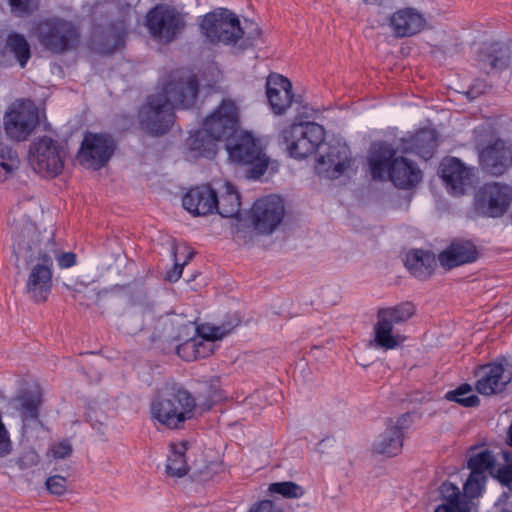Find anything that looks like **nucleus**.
I'll list each match as a JSON object with an SVG mask.
<instances>
[{"mask_svg":"<svg viewBox=\"0 0 512 512\" xmlns=\"http://www.w3.org/2000/svg\"><path fill=\"white\" fill-rule=\"evenodd\" d=\"M486 482V476L476 477L474 474L469 475L466 480L463 490L464 497L474 499L480 496Z\"/></svg>","mask_w":512,"mask_h":512,"instance_id":"c03bdc74","label":"nucleus"},{"mask_svg":"<svg viewBox=\"0 0 512 512\" xmlns=\"http://www.w3.org/2000/svg\"><path fill=\"white\" fill-rule=\"evenodd\" d=\"M503 512H512V510H504Z\"/></svg>","mask_w":512,"mask_h":512,"instance_id":"0e129e2a","label":"nucleus"},{"mask_svg":"<svg viewBox=\"0 0 512 512\" xmlns=\"http://www.w3.org/2000/svg\"><path fill=\"white\" fill-rule=\"evenodd\" d=\"M478 253L475 245L470 241L452 242L439 254V262L445 269L472 263L477 259Z\"/></svg>","mask_w":512,"mask_h":512,"instance_id":"bb28decb","label":"nucleus"},{"mask_svg":"<svg viewBox=\"0 0 512 512\" xmlns=\"http://www.w3.org/2000/svg\"><path fill=\"white\" fill-rule=\"evenodd\" d=\"M10 405L20 412L24 423L38 420L41 395L38 391L24 390L10 400Z\"/></svg>","mask_w":512,"mask_h":512,"instance_id":"2f4dec72","label":"nucleus"},{"mask_svg":"<svg viewBox=\"0 0 512 512\" xmlns=\"http://www.w3.org/2000/svg\"><path fill=\"white\" fill-rule=\"evenodd\" d=\"M196 401L181 384L166 383L150 403L152 419L169 429H181L194 417Z\"/></svg>","mask_w":512,"mask_h":512,"instance_id":"7ed1b4c3","label":"nucleus"},{"mask_svg":"<svg viewBox=\"0 0 512 512\" xmlns=\"http://www.w3.org/2000/svg\"><path fill=\"white\" fill-rule=\"evenodd\" d=\"M192 256L193 253L189 252L186 260L183 263H179L177 259L175 260L173 270L167 273V279L170 282H176L181 277L184 265L192 258Z\"/></svg>","mask_w":512,"mask_h":512,"instance_id":"864d4df0","label":"nucleus"},{"mask_svg":"<svg viewBox=\"0 0 512 512\" xmlns=\"http://www.w3.org/2000/svg\"><path fill=\"white\" fill-rule=\"evenodd\" d=\"M21 159L16 149L0 142V183L14 178L20 169Z\"/></svg>","mask_w":512,"mask_h":512,"instance_id":"c9c22d12","label":"nucleus"},{"mask_svg":"<svg viewBox=\"0 0 512 512\" xmlns=\"http://www.w3.org/2000/svg\"><path fill=\"white\" fill-rule=\"evenodd\" d=\"M473 503L471 502V499L466 500L460 499L459 502L452 508L449 509L445 506H438L435 509V512H474L472 508Z\"/></svg>","mask_w":512,"mask_h":512,"instance_id":"3c124183","label":"nucleus"},{"mask_svg":"<svg viewBox=\"0 0 512 512\" xmlns=\"http://www.w3.org/2000/svg\"><path fill=\"white\" fill-rule=\"evenodd\" d=\"M201 35L210 44L234 45L241 40V22L233 11L216 8L201 17Z\"/></svg>","mask_w":512,"mask_h":512,"instance_id":"0eeeda50","label":"nucleus"},{"mask_svg":"<svg viewBox=\"0 0 512 512\" xmlns=\"http://www.w3.org/2000/svg\"><path fill=\"white\" fill-rule=\"evenodd\" d=\"M406 336L395 331L393 322H376L373 337L369 340L370 348L382 351L397 349L402 346Z\"/></svg>","mask_w":512,"mask_h":512,"instance_id":"c85d7f7f","label":"nucleus"},{"mask_svg":"<svg viewBox=\"0 0 512 512\" xmlns=\"http://www.w3.org/2000/svg\"><path fill=\"white\" fill-rule=\"evenodd\" d=\"M512 51L508 44L493 43L481 48L477 53V60L480 68L490 73L501 71L509 67Z\"/></svg>","mask_w":512,"mask_h":512,"instance_id":"393cba45","label":"nucleus"},{"mask_svg":"<svg viewBox=\"0 0 512 512\" xmlns=\"http://www.w3.org/2000/svg\"><path fill=\"white\" fill-rule=\"evenodd\" d=\"M12 12L21 16L33 10V0H10Z\"/></svg>","mask_w":512,"mask_h":512,"instance_id":"8fccbe9b","label":"nucleus"},{"mask_svg":"<svg viewBox=\"0 0 512 512\" xmlns=\"http://www.w3.org/2000/svg\"><path fill=\"white\" fill-rule=\"evenodd\" d=\"M404 265L413 276L423 280L433 274L437 263L433 253L415 249L406 254Z\"/></svg>","mask_w":512,"mask_h":512,"instance_id":"7c9ffc66","label":"nucleus"},{"mask_svg":"<svg viewBox=\"0 0 512 512\" xmlns=\"http://www.w3.org/2000/svg\"><path fill=\"white\" fill-rule=\"evenodd\" d=\"M511 506H512V502H511Z\"/></svg>","mask_w":512,"mask_h":512,"instance_id":"69168bd1","label":"nucleus"},{"mask_svg":"<svg viewBox=\"0 0 512 512\" xmlns=\"http://www.w3.org/2000/svg\"><path fill=\"white\" fill-rule=\"evenodd\" d=\"M225 148L232 162L251 166L248 171L251 178L258 179L265 173L269 159L251 134L240 131L234 138L228 140Z\"/></svg>","mask_w":512,"mask_h":512,"instance_id":"9d476101","label":"nucleus"},{"mask_svg":"<svg viewBox=\"0 0 512 512\" xmlns=\"http://www.w3.org/2000/svg\"><path fill=\"white\" fill-rule=\"evenodd\" d=\"M396 187L411 189L422 179V171L417 164L406 157L399 156L394 159L387 177Z\"/></svg>","mask_w":512,"mask_h":512,"instance_id":"a878e982","label":"nucleus"},{"mask_svg":"<svg viewBox=\"0 0 512 512\" xmlns=\"http://www.w3.org/2000/svg\"><path fill=\"white\" fill-rule=\"evenodd\" d=\"M269 491L286 498H300L304 494L303 488L291 481L272 483L269 486Z\"/></svg>","mask_w":512,"mask_h":512,"instance_id":"37998d69","label":"nucleus"},{"mask_svg":"<svg viewBox=\"0 0 512 512\" xmlns=\"http://www.w3.org/2000/svg\"><path fill=\"white\" fill-rule=\"evenodd\" d=\"M45 486L51 494L62 496L67 491V479L61 475H53L47 478Z\"/></svg>","mask_w":512,"mask_h":512,"instance_id":"49530a36","label":"nucleus"},{"mask_svg":"<svg viewBox=\"0 0 512 512\" xmlns=\"http://www.w3.org/2000/svg\"><path fill=\"white\" fill-rule=\"evenodd\" d=\"M324 128L314 122L293 123L282 130L279 139L289 152V155L296 159H302L315 150L324 141Z\"/></svg>","mask_w":512,"mask_h":512,"instance_id":"6e6552de","label":"nucleus"},{"mask_svg":"<svg viewBox=\"0 0 512 512\" xmlns=\"http://www.w3.org/2000/svg\"><path fill=\"white\" fill-rule=\"evenodd\" d=\"M266 96L273 113L283 115L293 103L291 82L280 74H270L266 81Z\"/></svg>","mask_w":512,"mask_h":512,"instance_id":"aec40b11","label":"nucleus"},{"mask_svg":"<svg viewBox=\"0 0 512 512\" xmlns=\"http://www.w3.org/2000/svg\"><path fill=\"white\" fill-rule=\"evenodd\" d=\"M218 140L204 128L195 131L187 139V146L193 157L213 158L217 152Z\"/></svg>","mask_w":512,"mask_h":512,"instance_id":"473e14b6","label":"nucleus"},{"mask_svg":"<svg viewBox=\"0 0 512 512\" xmlns=\"http://www.w3.org/2000/svg\"><path fill=\"white\" fill-rule=\"evenodd\" d=\"M475 375L478 377L475 388L484 396L501 393L512 380V373L497 362L479 367Z\"/></svg>","mask_w":512,"mask_h":512,"instance_id":"a211bd4d","label":"nucleus"},{"mask_svg":"<svg viewBox=\"0 0 512 512\" xmlns=\"http://www.w3.org/2000/svg\"><path fill=\"white\" fill-rule=\"evenodd\" d=\"M183 207L194 216L212 214L217 207V194L208 185L190 189L182 199Z\"/></svg>","mask_w":512,"mask_h":512,"instance_id":"b1692460","label":"nucleus"},{"mask_svg":"<svg viewBox=\"0 0 512 512\" xmlns=\"http://www.w3.org/2000/svg\"><path fill=\"white\" fill-rule=\"evenodd\" d=\"M38 120V112L31 101H17L4 116V128L11 139L25 141L37 126Z\"/></svg>","mask_w":512,"mask_h":512,"instance_id":"ddd939ff","label":"nucleus"},{"mask_svg":"<svg viewBox=\"0 0 512 512\" xmlns=\"http://www.w3.org/2000/svg\"><path fill=\"white\" fill-rule=\"evenodd\" d=\"M102 426H103V423H100V424H99V427L97 428V429H98V431H99L100 433H103V431H101V427H102Z\"/></svg>","mask_w":512,"mask_h":512,"instance_id":"e2e57ef3","label":"nucleus"},{"mask_svg":"<svg viewBox=\"0 0 512 512\" xmlns=\"http://www.w3.org/2000/svg\"><path fill=\"white\" fill-rule=\"evenodd\" d=\"M114 150L115 142L110 135L87 132L78 153V160L82 165L99 170L108 163Z\"/></svg>","mask_w":512,"mask_h":512,"instance_id":"4468645a","label":"nucleus"},{"mask_svg":"<svg viewBox=\"0 0 512 512\" xmlns=\"http://www.w3.org/2000/svg\"><path fill=\"white\" fill-rule=\"evenodd\" d=\"M472 391V386L464 383L456 389L448 391L444 398L448 401L456 402L463 407H476L479 405L480 399Z\"/></svg>","mask_w":512,"mask_h":512,"instance_id":"58836bf2","label":"nucleus"},{"mask_svg":"<svg viewBox=\"0 0 512 512\" xmlns=\"http://www.w3.org/2000/svg\"><path fill=\"white\" fill-rule=\"evenodd\" d=\"M39 463V455L34 451L26 452L21 456L18 465L21 469H27L36 466Z\"/></svg>","mask_w":512,"mask_h":512,"instance_id":"603ef678","label":"nucleus"},{"mask_svg":"<svg viewBox=\"0 0 512 512\" xmlns=\"http://www.w3.org/2000/svg\"><path fill=\"white\" fill-rule=\"evenodd\" d=\"M396 153L397 150L393 145L385 141H376L371 144L367 161L374 180L386 179L394 159L397 158Z\"/></svg>","mask_w":512,"mask_h":512,"instance_id":"4be33fe9","label":"nucleus"},{"mask_svg":"<svg viewBox=\"0 0 512 512\" xmlns=\"http://www.w3.org/2000/svg\"><path fill=\"white\" fill-rule=\"evenodd\" d=\"M35 33L44 49L53 54H63L76 49L80 40L79 26L61 17L40 20Z\"/></svg>","mask_w":512,"mask_h":512,"instance_id":"39448f33","label":"nucleus"},{"mask_svg":"<svg viewBox=\"0 0 512 512\" xmlns=\"http://www.w3.org/2000/svg\"><path fill=\"white\" fill-rule=\"evenodd\" d=\"M31 58L27 39L17 32H10L3 46L0 45V66L11 67L18 63L24 68Z\"/></svg>","mask_w":512,"mask_h":512,"instance_id":"412c9836","label":"nucleus"},{"mask_svg":"<svg viewBox=\"0 0 512 512\" xmlns=\"http://www.w3.org/2000/svg\"><path fill=\"white\" fill-rule=\"evenodd\" d=\"M196 335L177 345V355L185 361L206 358L214 352L215 342L233 331L232 322L215 325L212 322H191Z\"/></svg>","mask_w":512,"mask_h":512,"instance_id":"423d86ee","label":"nucleus"},{"mask_svg":"<svg viewBox=\"0 0 512 512\" xmlns=\"http://www.w3.org/2000/svg\"><path fill=\"white\" fill-rule=\"evenodd\" d=\"M203 128L218 141L234 138L239 131V114L235 102L224 99L221 104L204 120Z\"/></svg>","mask_w":512,"mask_h":512,"instance_id":"f8f14e48","label":"nucleus"},{"mask_svg":"<svg viewBox=\"0 0 512 512\" xmlns=\"http://www.w3.org/2000/svg\"><path fill=\"white\" fill-rule=\"evenodd\" d=\"M424 17L413 8L395 12L390 24L397 37H409L421 32L425 26Z\"/></svg>","mask_w":512,"mask_h":512,"instance_id":"cd10ccee","label":"nucleus"},{"mask_svg":"<svg viewBox=\"0 0 512 512\" xmlns=\"http://www.w3.org/2000/svg\"><path fill=\"white\" fill-rule=\"evenodd\" d=\"M63 285L68 291L72 293L74 297H76L77 294L83 293L87 288V285L83 282L76 283L75 285H69L64 283Z\"/></svg>","mask_w":512,"mask_h":512,"instance_id":"4d7b16f0","label":"nucleus"},{"mask_svg":"<svg viewBox=\"0 0 512 512\" xmlns=\"http://www.w3.org/2000/svg\"><path fill=\"white\" fill-rule=\"evenodd\" d=\"M52 456L56 459H65L72 453V446L67 440H63L51 448Z\"/></svg>","mask_w":512,"mask_h":512,"instance_id":"09e8293b","label":"nucleus"},{"mask_svg":"<svg viewBox=\"0 0 512 512\" xmlns=\"http://www.w3.org/2000/svg\"><path fill=\"white\" fill-rule=\"evenodd\" d=\"M241 30H242L241 39L243 40V42H242L243 48H248V47L254 46L256 44L257 40L260 39L261 34H262V31H261L260 27L258 26V24L255 23L254 21H251L248 19H245L244 23L241 24Z\"/></svg>","mask_w":512,"mask_h":512,"instance_id":"79ce46f5","label":"nucleus"},{"mask_svg":"<svg viewBox=\"0 0 512 512\" xmlns=\"http://www.w3.org/2000/svg\"><path fill=\"white\" fill-rule=\"evenodd\" d=\"M118 330L125 334L135 335L143 330V325L141 322H125V325L120 326Z\"/></svg>","mask_w":512,"mask_h":512,"instance_id":"6e6d98bb","label":"nucleus"},{"mask_svg":"<svg viewBox=\"0 0 512 512\" xmlns=\"http://www.w3.org/2000/svg\"><path fill=\"white\" fill-rule=\"evenodd\" d=\"M479 161L487 173L502 175L512 165V147L498 139L480 151Z\"/></svg>","mask_w":512,"mask_h":512,"instance_id":"6ab92c4d","label":"nucleus"},{"mask_svg":"<svg viewBox=\"0 0 512 512\" xmlns=\"http://www.w3.org/2000/svg\"><path fill=\"white\" fill-rule=\"evenodd\" d=\"M13 252L18 260H23L30 268L25 285V293L34 302L40 303L48 299L52 290L51 252H41L35 246L40 232L34 223L27 219L14 220L11 224Z\"/></svg>","mask_w":512,"mask_h":512,"instance_id":"f03ea898","label":"nucleus"},{"mask_svg":"<svg viewBox=\"0 0 512 512\" xmlns=\"http://www.w3.org/2000/svg\"><path fill=\"white\" fill-rule=\"evenodd\" d=\"M503 459L508 465H512V452L510 451H502Z\"/></svg>","mask_w":512,"mask_h":512,"instance_id":"13d9d810","label":"nucleus"},{"mask_svg":"<svg viewBox=\"0 0 512 512\" xmlns=\"http://www.w3.org/2000/svg\"><path fill=\"white\" fill-rule=\"evenodd\" d=\"M507 497H508L507 493H503V494L501 495V497L499 498V500H498V502H497V503L504 501Z\"/></svg>","mask_w":512,"mask_h":512,"instance_id":"680f3d73","label":"nucleus"},{"mask_svg":"<svg viewBox=\"0 0 512 512\" xmlns=\"http://www.w3.org/2000/svg\"><path fill=\"white\" fill-rule=\"evenodd\" d=\"M198 94V81L190 73L173 71L161 91L150 95L139 110L141 128L150 135L166 133L174 122V108L193 106Z\"/></svg>","mask_w":512,"mask_h":512,"instance_id":"f257e3e1","label":"nucleus"},{"mask_svg":"<svg viewBox=\"0 0 512 512\" xmlns=\"http://www.w3.org/2000/svg\"><path fill=\"white\" fill-rule=\"evenodd\" d=\"M402 140L408 144L403 148V152L415 153L428 160L432 157L437 146V132L434 129L424 128Z\"/></svg>","mask_w":512,"mask_h":512,"instance_id":"c756f323","label":"nucleus"},{"mask_svg":"<svg viewBox=\"0 0 512 512\" xmlns=\"http://www.w3.org/2000/svg\"><path fill=\"white\" fill-rule=\"evenodd\" d=\"M440 172L443 181L454 194H463L472 185L473 172L457 158L445 159L441 162Z\"/></svg>","mask_w":512,"mask_h":512,"instance_id":"5701e85b","label":"nucleus"},{"mask_svg":"<svg viewBox=\"0 0 512 512\" xmlns=\"http://www.w3.org/2000/svg\"><path fill=\"white\" fill-rule=\"evenodd\" d=\"M34 245L38 246L41 252H45L48 249L53 251L51 252V267H53L54 259L57 261V264L61 269H67L76 265V254L73 252H60L55 241L53 240L52 234H40V236L37 237V240H35Z\"/></svg>","mask_w":512,"mask_h":512,"instance_id":"f704fd0d","label":"nucleus"},{"mask_svg":"<svg viewBox=\"0 0 512 512\" xmlns=\"http://www.w3.org/2000/svg\"><path fill=\"white\" fill-rule=\"evenodd\" d=\"M403 439L404 436L400 430L392 429L386 425L384 432H382L375 440L373 448L375 452L379 454L393 457L401 452Z\"/></svg>","mask_w":512,"mask_h":512,"instance_id":"72a5a7b5","label":"nucleus"},{"mask_svg":"<svg viewBox=\"0 0 512 512\" xmlns=\"http://www.w3.org/2000/svg\"><path fill=\"white\" fill-rule=\"evenodd\" d=\"M512 189L506 184L487 183L477 193V208L489 217H500L509 208Z\"/></svg>","mask_w":512,"mask_h":512,"instance_id":"dca6fc26","label":"nucleus"},{"mask_svg":"<svg viewBox=\"0 0 512 512\" xmlns=\"http://www.w3.org/2000/svg\"><path fill=\"white\" fill-rule=\"evenodd\" d=\"M29 161L33 170L43 177H55L64 168L62 148L48 136L38 137L31 143Z\"/></svg>","mask_w":512,"mask_h":512,"instance_id":"9b49d317","label":"nucleus"},{"mask_svg":"<svg viewBox=\"0 0 512 512\" xmlns=\"http://www.w3.org/2000/svg\"><path fill=\"white\" fill-rule=\"evenodd\" d=\"M145 25L153 39L170 43L183 33L186 14L174 6L157 4L146 14Z\"/></svg>","mask_w":512,"mask_h":512,"instance_id":"1a4fd4ad","label":"nucleus"},{"mask_svg":"<svg viewBox=\"0 0 512 512\" xmlns=\"http://www.w3.org/2000/svg\"><path fill=\"white\" fill-rule=\"evenodd\" d=\"M507 437H508V444L512 447V421H511V424L508 429Z\"/></svg>","mask_w":512,"mask_h":512,"instance_id":"bf43d9fd","label":"nucleus"},{"mask_svg":"<svg viewBox=\"0 0 512 512\" xmlns=\"http://www.w3.org/2000/svg\"><path fill=\"white\" fill-rule=\"evenodd\" d=\"M317 163L319 174H323L330 179H336L350 167V149L340 141L330 142L326 151L319 155Z\"/></svg>","mask_w":512,"mask_h":512,"instance_id":"f3484780","label":"nucleus"},{"mask_svg":"<svg viewBox=\"0 0 512 512\" xmlns=\"http://www.w3.org/2000/svg\"><path fill=\"white\" fill-rule=\"evenodd\" d=\"M188 449L187 442L173 444L171 453L167 459L166 472L171 477H183L188 471V465L185 459V452Z\"/></svg>","mask_w":512,"mask_h":512,"instance_id":"e433bc0d","label":"nucleus"},{"mask_svg":"<svg viewBox=\"0 0 512 512\" xmlns=\"http://www.w3.org/2000/svg\"><path fill=\"white\" fill-rule=\"evenodd\" d=\"M283 216V202L280 197L275 195L257 200L251 209L254 229L261 234L272 233L281 223Z\"/></svg>","mask_w":512,"mask_h":512,"instance_id":"2eb2a0df","label":"nucleus"},{"mask_svg":"<svg viewBox=\"0 0 512 512\" xmlns=\"http://www.w3.org/2000/svg\"><path fill=\"white\" fill-rule=\"evenodd\" d=\"M385 425H388V427L392 429H397L402 432V435L404 436V431L408 429L410 425V414L404 413L397 417L396 419L389 418L386 420Z\"/></svg>","mask_w":512,"mask_h":512,"instance_id":"de8ad7c7","label":"nucleus"},{"mask_svg":"<svg viewBox=\"0 0 512 512\" xmlns=\"http://www.w3.org/2000/svg\"><path fill=\"white\" fill-rule=\"evenodd\" d=\"M415 315V306L404 302L394 307L381 308L377 312V320H407Z\"/></svg>","mask_w":512,"mask_h":512,"instance_id":"ea45409f","label":"nucleus"},{"mask_svg":"<svg viewBox=\"0 0 512 512\" xmlns=\"http://www.w3.org/2000/svg\"><path fill=\"white\" fill-rule=\"evenodd\" d=\"M439 491L442 498L446 501V503H443L440 506H445L449 509H452L461 499L459 488L453 483H442Z\"/></svg>","mask_w":512,"mask_h":512,"instance_id":"a18cd8bd","label":"nucleus"},{"mask_svg":"<svg viewBox=\"0 0 512 512\" xmlns=\"http://www.w3.org/2000/svg\"><path fill=\"white\" fill-rule=\"evenodd\" d=\"M366 4L376 5L381 4L382 0H362Z\"/></svg>","mask_w":512,"mask_h":512,"instance_id":"052dcab7","label":"nucleus"},{"mask_svg":"<svg viewBox=\"0 0 512 512\" xmlns=\"http://www.w3.org/2000/svg\"><path fill=\"white\" fill-rule=\"evenodd\" d=\"M249 512H282V510L276 508L272 501L264 500L253 506Z\"/></svg>","mask_w":512,"mask_h":512,"instance_id":"5fc2aeb1","label":"nucleus"},{"mask_svg":"<svg viewBox=\"0 0 512 512\" xmlns=\"http://www.w3.org/2000/svg\"><path fill=\"white\" fill-rule=\"evenodd\" d=\"M495 463V458L491 451L483 450L477 454L470 456L468 460V468L471 474L476 477L486 476L485 471L492 469Z\"/></svg>","mask_w":512,"mask_h":512,"instance_id":"a19ab883","label":"nucleus"},{"mask_svg":"<svg viewBox=\"0 0 512 512\" xmlns=\"http://www.w3.org/2000/svg\"><path fill=\"white\" fill-rule=\"evenodd\" d=\"M131 5L125 0H105L93 6L95 19L107 18V27H97L93 32V41L103 54H112L125 44L128 34Z\"/></svg>","mask_w":512,"mask_h":512,"instance_id":"20e7f679","label":"nucleus"},{"mask_svg":"<svg viewBox=\"0 0 512 512\" xmlns=\"http://www.w3.org/2000/svg\"><path fill=\"white\" fill-rule=\"evenodd\" d=\"M240 196L232 185L227 184L225 192L217 197V211L222 217L233 218L240 214Z\"/></svg>","mask_w":512,"mask_h":512,"instance_id":"4c0bfd02","label":"nucleus"}]
</instances>
